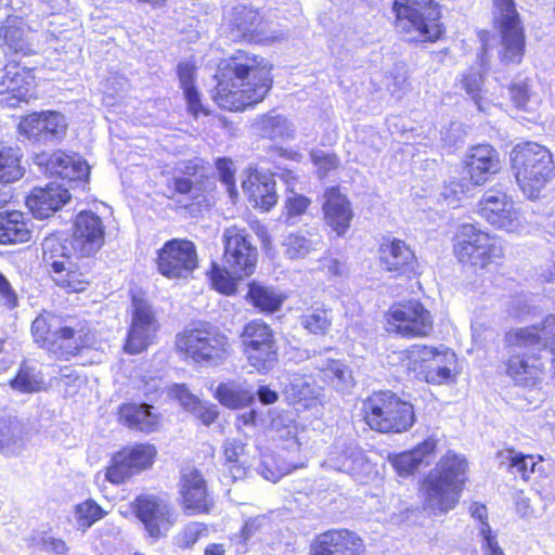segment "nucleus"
<instances>
[{"instance_id":"nucleus-23","label":"nucleus","mask_w":555,"mask_h":555,"mask_svg":"<svg viewBox=\"0 0 555 555\" xmlns=\"http://www.w3.org/2000/svg\"><path fill=\"white\" fill-rule=\"evenodd\" d=\"M362 539L348 529H333L314 540L311 555H363Z\"/></svg>"},{"instance_id":"nucleus-60","label":"nucleus","mask_w":555,"mask_h":555,"mask_svg":"<svg viewBox=\"0 0 555 555\" xmlns=\"http://www.w3.org/2000/svg\"><path fill=\"white\" fill-rule=\"evenodd\" d=\"M509 100L517 109H525L530 100V90L526 81L514 82L507 86Z\"/></svg>"},{"instance_id":"nucleus-39","label":"nucleus","mask_w":555,"mask_h":555,"mask_svg":"<svg viewBox=\"0 0 555 555\" xmlns=\"http://www.w3.org/2000/svg\"><path fill=\"white\" fill-rule=\"evenodd\" d=\"M247 297L255 308L268 313L279 310L285 299L276 289L256 282L249 284Z\"/></svg>"},{"instance_id":"nucleus-64","label":"nucleus","mask_w":555,"mask_h":555,"mask_svg":"<svg viewBox=\"0 0 555 555\" xmlns=\"http://www.w3.org/2000/svg\"><path fill=\"white\" fill-rule=\"evenodd\" d=\"M312 162L323 176L339 167V158L335 153L315 155L312 157Z\"/></svg>"},{"instance_id":"nucleus-8","label":"nucleus","mask_w":555,"mask_h":555,"mask_svg":"<svg viewBox=\"0 0 555 555\" xmlns=\"http://www.w3.org/2000/svg\"><path fill=\"white\" fill-rule=\"evenodd\" d=\"M364 421L385 434L408 431L415 422L413 405L391 391L375 392L363 403Z\"/></svg>"},{"instance_id":"nucleus-51","label":"nucleus","mask_w":555,"mask_h":555,"mask_svg":"<svg viewBox=\"0 0 555 555\" xmlns=\"http://www.w3.org/2000/svg\"><path fill=\"white\" fill-rule=\"evenodd\" d=\"M29 545L55 555H67L69 548L65 541L47 531H36L29 538Z\"/></svg>"},{"instance_id":"nucleus-30","label":"nucleus","mask_w":555,"mask_h":555,"mask_svg":"<svg viewBox=\"0 0 555 555\" xmlns=\"http://www.w3.org/2000/svg\"><path fill=\"white\" fill-rule=\"evenodd\" d=\"M118 420L128 428L142 433L157 430L160 417L147 403H124L118 410Z\"/></svg>"},{"instance_id":"nucleus-53","label":"nucleus","mask_w":555,"mask_h":555,"mask_svg":"<svg viewBox=\"0 0 555 555\" xmlns=\"http://www.w3.org/2000/svg\"><path fill=\"white\" fill-rule=\"evenodd\" d=\"M16 431L17 427L12 422L0 420V453L12 455L21 450L22 443Z\"/></svg>"},{"instance_id":"nucleus-49","label":"nucleus","mask_w":555,"mask_h":555,"mask_svg":"<svg viewBox=\"0 0 555 555\" xmlns=\"http://www.w3.org/2000/svg\"><path fill=\"white\" fill-rule=\"evenodd\" d=\"M304 462L294 464L283 459L274 456H264L260 465V474L264 479L276 482L283 476L291 474L293 470L304 467Z\"/></svg>"},{"instance_id":"nucleus-3","label":"nucleus","mask_w":555,"mask_h":555,"mask_svg":"<svg viewBox=\"0 0 555 555\" xmlns=\"http://www.w3.org/2000/svg\"><path fill=\"white\" fill-rule=\"evenodd\" d=\"M505 340L509 348L506 363L507 376L518 386L534 387L545 375V361L541 324L509 331Z\"/></svg>"},{"instance_id":"nucleus-21","label":"nucleus","mask_w":555,"mask_h":555,"mask_svg":"<svg viewBox=\"0 0 555 555\" xmlns=\"http://www.w3.org/2000/svg\"><path fill=\"white\" fill-rule=\"evenodd\" d=\"M242 190L251 206L261 212L271 211L279 203L274 176L256 168L246 171Z\"/></svg>"},{"instance_id":"nucleus-20","label":"nucleus","mask_w":555,"mask_h":555,"mask_svg":"<svg viewBox=\"0 0 555 555\" xmlns=\"http://www.w3.org/2000/svg\"><path fill=\"white\" fill-rule=\"evenodd\" d=\"M137 517L142 521L150 537L160 538L176 521L171 507L155 495H141L133 502Z\"/></svg>"},{"instance_id":"nucleus-37","label":"nucleus","mask_w":555,"mask_h":555,"mask_svg":"<svg viewBox=\"0 0 555 555\" xmlns=\"http://www.w3.org/2000/svg\"><path fill=\"white\" fill-rule=\"evenodd\" d=\"M321 378L340 392H348L354 385L351 370L341 361L327 359L319 365Z\"/></svg>"},{"instance_id":"nucleus-1","label":"nucleus","mask_w":555,"mask_h":555,"mask_svg":"<svg viewBox=\"0 0 555 555\" xmlns=\"http://www.w3.org/2000/svg\"><path fill=\"white\" fill-rule=\"evenodd\" d=\"M273 70V63L262 54L236 49L219 61L211 99L221 111L244 113L254 109L272 91Z\"/></svg>"},{"instance_id":"nucleus-25","label":"nucleus","mask_w":555,"mask_h":555,"mask_svg":"<svg viewBox=\"0 0 555 555\" xmlns=\"http://www.w3.org/2000/svg\"><path fill=\"white\" fill-rule=\"evenodd\" d=\"M324 465L354 478L362 479L371 469L362 450L354 443L348 446L336 443L332 447Z\"/></svg>"},{"instance_id":"nucleus-27","label":"nucleus","mask_w":555,"mask_h":555,"mask_svg":"<svg viewBox=\"0 0 555 555\" xmlns=\"http://www.w3.org/2000/svg\"><path fill=\"white\" fill-rule=\"evenodd\" d=\"M438 439L429 436L410 451L388 455V462L398 476L408 477L417 472L422 465H429L434 459Z\"/></svg>"},{"instance_id":"nucleus-54","label":"nucleus","mask_w":555,"mask_h":555,"mask_svg":"<svg viewBox=\"0 0 555 555\" xmlns=\"http://www.w3.org/2000/svg\"><path fill=\"white\" fill-rule=\"evenodd\" d=\"M220 181L225 185L227 192L232 203L238 199V191L236 188L235 170L232 162L227 158H219L216 163Z\"/></svg>"},{"instance_id":"nucleus-17","label":"nucleus","mask_w":555,"mask_h":555,"mask_svg":"<svg viewBox=\"0 0 555 555\" xmlns=\"http://www.w3.org/2000/svg\"><path fill=\"white\" fill-rule=\"evenodd\" d=\"M462 167L472 185H485L501 171L500 153L490 143L472 145L464 156Z\"/></svg>"},{"instance_id":"nucleus-62","label":"nucleus","mask_w":555,"mask_h":555,"mask_svg":"<svg viewBox=\"0 0 555 555\" xmlns=\"http://www.w3.org/2000/svg\"><path fill=\"white\" fill-rule=\"evenodd\" d=\"M191 412L207 426L212 424L219 415L217 405L202 401L195 404Z\"/></svg>"},{"instance_id":"nucleus-59","label":"nucleus","mask_w":555,"mask_h":555,"mask_svg":"<svg viewBox=\"0 0 555 555\" xmlns=\"http://www.w3.org/2000/svg\"><path fill=\"white\" fill-rule=\"evenodd\" d=\"M207 534V528L201 522L189 524L178 535V544L182 547L193 546L197 540Z\"/></svg>"},{"instance_id":"nucleus-19","label":"nucleus","mask_w":555,"mask_h":555,"mask_svg":"<svg viewBox=\"0 0 555 555\" xmlns=\"http://www.w3.org/2000/svg\"><path fill=\"white\" fill-rule=\"evenodd\" d=\"M35 162L47 176L67 181H86L90 173L87 162L76 153L68 154L61 150L41 152L36 155Z\"/></svg>"},{"instance_id":"nucleus-9","label":"nucleus","mask_w":555,"mask_h":555,"mask_svg":"<svg viewBox=\"0 0 555 555\" xmlns=\"http://www.w3.org/2000/svg\"><path fill=\"white\" fill-rule=\"evenodd\" d=\"M243 353L258 373L271 371L278 363V343L273 330L261 320L245 324L241 333Z\"/></svg>"},{"instance_id":"nucleus-10","label":"nucleus","mask_w":555,"mask_h":555,"mask_svg":"<svg viewBox=\"0 0 555 555\" xmlns=\"http://www.w3.org/2000/svg\"><path fill=\"white\" fill-rule=\"evenodd\" d=\"M478 215L496 230L519 233L522 216L511 194L501 189H489L478 201Z\"/></svg>"},{"instance_id":"nucleus-40","label":"nucleus","mask_w":555,"mask_h":555,"mask_svg":"<svg viewBox=\"0 0 555 555\" xmlns=\"http://www.w3.org/2000/svg\"><path fill=\"white\" fill-rule=\"evenodd\" d=\"M62 318L51 314H39L31 324V335L34 341L50 352V345L54 344V333L60 326Z\"/></svg>"},{"instance_id":"nucleus-35","label":"nucleus","mask_w":555,"mask_h":555,"mask_svg":"<svg viewBox=\"0 0 555 555\" xmlns=\"http://www.w3.org/2000/svg\"><path fill=\"white\" fill-rule=\"evenodd\" d=\"M215 397L229 409H242L251 404L255 400V393L247 384L237 380L219 384Z\"/></svg>"},{"instance_id":"nucleus-11","label":"nucleus","mask_w":555,"mask_h":555,"mask_svg":"<svg viewBox=\"0 0 555 555\" xmlns=\"http://www.w3.org/2000/svg\"><path fill=\"white\" fill-rule=\"evenodd\" d=\"M386 320L389 333L405 338L425 337L434 327L431 313L418 300L391 306Z\"/></svg>"},{"instance_id":"nucleus-28","label":"nucleus","mask_w":555,"mask_h":555,"mask_svg":"<svg viewBox=\"0 0 555 555\" xmlns=\"http://www.w3.org/2000/svg\"><path fill=\"white\" fill-rule=\"evenodd\" d=\"M196 73L197 67L192 61H182L177 65V77L186 103V111L194 119L211 114V109L205 105L196 83Z\"/></svg>"},{"instance_id":"nucleus-14","label":"nucleus","mask_w":555,"mask_h":555,"mask_svg":"<svg viewBox=\"0 0 555 555\" xmlns=\"http://www.w3.org/2000/svg\"><path fill=\"white\" fill-rule=\"evenodd\" d=\"M264 23L260 9L247 3L234 4L224 17L227 31L236 42L266 43L269 37L263 28Z\"/></svg>"},{"instance_id":"nucleus-6","label":"nucleus","mask_w":555,"mask_h":555,"mask_svg":"<svg viewBox=\"0 0 555 555\" xmlns=\"http://www.w3.org/2000/svg\"><path fill=\"white\" fill-rule=\"evenodd\" d=\"M176 348L196 364L219 366L232 353L230 338L216 326L194 324L176 336Z\"/></svg>"},{"instance_id":"nucleus-24","label":"nucleus","mask_w":555,"mask_h":555,"mask_svg":"<svg viewBox=\"0 0 555 555\" xmlns=\"http://www.w3.org/2000/svg\"><path fill=\"white\" fill-rule=\"evenodd\" d=\"M157 264L165 276H186L197 266L194 245H164L158 253Z\"/></svg>"},{"instance_id":"nucleus-33","label":"nucleus","mask_w":555,"mask_h":555,"mask_svg":"<svg viewBox=\"0 0 555 555\" xmlns=\"http://www.w3.org/2000/svg\"><path fill=\"white\" fill-rule=\"evenodd\" d=\"M456 356L446 347L438 349L435 358L421 375L429 384L441 385L454 380Z\"/></svg>"},{"instance_id":"nucleus-22","label":"nucleus","mask_w":555,"mask_h":555,"mask_svg":"<svg viewBox=\"0 0 555 555\" xmlns=\"http://www.w3.org/2000/svg\"><path fill=\"white\" fill-rule=\"evenodd\" d=\"M133 315L131 327L125 345L128 353H140L152 344L157 331V322L151 306L141 299H133Z\"/></svg>"},{"instance_id":"nucleus-50","label":"nucleus","mask_w":555,"mask_h":555,"mask_svg":"<svg viewBox=\"0 0 555 555\" xmlns=\"http://www.w3.org/2000/svg\"><path fill=\"white\" fill-rule=\"evenodd\" d=\"M105 513L93 500H86L75 506L74 517L78 529L86 531L94 522L102 519Z\"/></svg>"},{"instance_id":"nucleus-26","label":"nucleus","mask_w":555,"mask_h":555,"mask_svg":"<svg viewBox=\"0 0 555 555\" xmlns=\"http://www.w3.org/2000/svg\"><path fill=\"white\" fill-rule=\"evenodd\" d=\"M69 199L70 194L67 189L49 183L44 188H34L25 203L36 218L44 219L61 209Z\"/></svg>"},{"instance_id":"nucleus-42","label":"nucleus","mask_w":555,"mask_h":555,"mask_svg":"<svg viewBox=\"0 0 555 555\" xmlns=\"http://www.w3.org/2000/svg\"><path fill=\"white\" fill-rule=\"evenodd\" d=\"M502 457L507 461L508 472L513 475H519L526 481L530 480L532 475L540 470L539 464L542 460L541 457L537 459L533 455H525L512 450H508ZM501 464H505V462L502 461Z\"/></svg>"},{"instance_id":"nucleus-5","label":"nucleus","mask_w":555,"mask_h":555,"mask_svg":"<svg viewBox=\"0 0 555 555\" xmlns=\"http://www.w3.org/2000/svg\"><path fill=\"white\" fill-rule=\"evenodd\" d=\"M509 162L521 192L530 199L539 198L555 173L552 153L537 142H520L512 149Z\"/></svg>"},{"instance_id":"nucleus-4","label":"nucleus","mask_w":555,"mask_h":555,"mask_svg":"<svg viewBox=\"0 0 555 555\" xmlns=\"http://www.w3.org/2000/svg\"><path fill=\"white\" fill-rule=\"evenodd\" d=\"M393 28L411 41L436 43L446 38L442 7L437 0H392Z\"/></svg>"},{"instance_id":"nucleus-36","label":"nucleus","mask_w":555,"mask_h":555,"mask_svg":"<svg viewBox=\"0 0 555 555\" xmlns=\"http://www.w3.org/2000/svg\"><path fill=\"white\" fill-rule=\"evenodd\" d=\"M74 238L77 243H102L104 240V225L95 214L80 211L74 223Z\"/></svg>"},{"instance_id":"nucleus-12","label":"nucleus","mask_w":555,"mask_h":555,"mask_svg":"<svg viewBox=\"0 0 555 555\" xmlns=\"http://www.w3.org/2000/svg\"><path fill=\"white\" fill-rule=\"evenodd\" d=\"M95 333L91 324L79 318H62L54 333V344L50 345V353L57 359L69 360L83 349L94 348Z\"/></svg>"},{"instance_id":"nucleus-47","label":"nucleus","mask_w":555,"mask_h":555,"mask_svg":"<svg viewBox=\"0 0 555 555\" xmlns=\"http://www.w3.org/2000/svg\"><path fill=\"white\" fill-rule=\"evenodd\" d=\"M299 322L309 333L324 335L332 324L331 311L322 308L307 309L300 317Z\"/></svg>"},{"instance_id":"nucleus-52","label":"nucleus","mask_w":555,"mask_h":555,"mask_svg":"<svg viewBox=\"0 0 555 555\" xmlns=\"http://www.w3.org/2000/svg\"><path fill=\"white\" fill-rule=\"evenodd\" d=\"M243 278L235 276L230 270H227L225 264L223 268L212 263L210 271V282L212 287L224 295H233L236 292V281Z\"/></svg>"},{"instance_id":"nucleus-34","label":"nucleus","mask_w":555,"mask_h":555,"mask_svg":"<svg viewBox=\"0 0 555 555\" xmlns=\"http://www.w3.org/2000/svg\"><path fill=\"white\" fill-rule=\"evenodd\" d=\"M0 47L12 53L30 55L34 53L23 23L16 17H8L0 26Z\"/></svg>"},{"instance_id":"nucleus-18","label":"nucleus","mask_w":555,"mask_h":555,"mask_svg":"<svg viewBox=\"0 0 555 555\" xmlns=\"http://www.w3.org/2000/svg\"><path fill=\"white\" fill-rule=\"evenodd\" d=\"M180 505L186 515L209 513L214 499L208 492L207 482L202 473L193 467L181 470L178 483Z\"/></svg>"},{"instance_id":"nucleus-46","label":"nucleus","mask_w":555,"mask_h":555,"mask_svg":"<svg viewBox=\"0 0 555 555\" xmlns=\"http://www.w3.org/2000/svg\"><path fill=\"white\" fill-rule=\"evenodd\" d=\"M24 175L21 156L11 146L0 147V183H12Z\"/></svg>"},{"instance_id":"nucleus-2","label":"nucleus","mask_w":555,"mask_h":555,"mask_svg":"<svg viewBox=\"0 0 555 555\" xmlns=\"http://www.w3.org/2000/svg\"><path fill=\"white\" fill-rule=\"evenodd\" d=\"M466 459L452 451L447 452L422 480L420 494L422 507L434 516H442L457 505L467 477Z\"/></svg>"},{"instance_id":"nucleus-45","label":"nucleus","mask_w":555,"mask_h":555,"mask_svg":"<svg viewBox=\"0 0 555 555\" xmlns=\"http://www.w3.org/2000/svg\"><path fill=\"white\" fill-rule=\"evenodd\" d=\"M224 457L232 477L234 479L243 478L248 466L245 455V444L237 439L227 440L224 442Z\"/></svg>"},{"instance_id":"nucleus-61","label":"nucleus","mask_w":555,"mask_h":555,"mask_svg":"<svg viewBox=\"0 0 555 555\" xmlns=\"http://www.w3.org/2000/svg\"><path fill=\"white\" fill-rule=\"evenodd\" d=\"M467 185L460 179H451L442 186L441 195L449 204L457 205L466 193Z\"/></svg>"},{"instance_id":"nucleus-38","label":"nucleus","mask_w":555,"mask_h":555,"mask_svg":"<svg viewBox=\"0 0 555 555\" xmlns=\"http://www.w3.org/2000/svg\"><path fill=\"white\" fill-rule=\"evenodd\" d=\"M379 258L388 271L396 272L412 269L415 261L414 253L409 245H380Z\"/></svg>"},{"instance_id":"nucleus-41","label":"nucleus","mask_w":555,"mask_h":555,"mask_svg":"<svg viewBox=\"0 0 555 555\" xmlns=\"http://www.w3.org/2000/svg\"><path fill=\"white\" fill-rule=\"evenodd\" d=\"M205 164L196 158L189 159L184 164L183 173L189 177H173L169 186L173 195H189L194 189V182L190 177H199L201 182L208 180V176L204 175Z\"/></svg>"},{"instance_id":"nucleus-31","label":"nucleus","mask_w":555,"mask_h":555,"mask_svg":"<svg viewBox=\"0 0 555 555\" xmlns=\"http://www.w3.org/2000/svg\"><path fill=\"white\" fill-rule=\"evenodd\" d=\"M257 260L258 253L254 245H224L223 263L235 276L253 274Z\"/></svg>"},{"instance_id":"nucleus-15","label":"nucleus","mask_w":555,"mask_h":555,"mask_svg":"<svg viewBox=\"0 0 555 555\" xmlns=\"http://www.w3.org/2000/svg\"><path fill=\"white\" fill-rule=\"evenodd\" d=\"M156 456V449L152 444H134L124 448L113 457L106 468L105 479L114 485H120L147 468Z\"/></svg>"},{"instance_id":"nucleus-29","label":"nucleus","mask_w":555,"mask_h":555,"mask_svg":"<svg viewBox=\"0 0 555 555\" xmlns=\"http://www.w3.org/2000/svg\"><path fill=\"white\" fill-rule=\"evenodd\" d=\"M20 131L28 138H44L64 133L63 117L54 111L35 112L24 116L18 124Z\"/></svg>"},{"instance_id":"nucleus-56","label":"nucleus","mask_w":555,"mask_h":555,"mask_svg":"<svg viewBox=\"0 0 555 555\" xmlns=\"http://www.w3.org/2000/svg\"><path fill=\"white\" fill-rule=\"evenodd\" d=\"M311 204V198L292 191V195L287 196L284 201L286 218L289 220L304 216L309 210Z\"/></svg>"},{"instance_id":"nucleus-43","label":"nucleus","mask_w":555,"mask_h":555,"mask_svg":"<svg viewBox=\"0 0 555 555\" xmlns=\"http://www.w3.org/2000/svg\"><path fill=\"white\" fill-rule=\"evenodd\" d=\"M438 349L425 345H413L400 353V359L404 362L408 370L421 376L435 358Z\"/></svg>"},{"instance_id":"nucleus-7","label":"nucleus","mask_w":555,"mask_h":555,"mask_svg":"<svg viewBox=\"0 0 555 555\" xmlns=\"http://www.w3.org/2000/svg\"><path fill=\"white\" fill-rule=\"evenodd\" d=\"M492 1V27L498 34V59L504 66L522 63L527 34L516 0Z\"/></svg>"},{"instance_id":"nucleus-57","label":"nucleus","mask_w":555,"mask_h":555,"mask_svg":"<svg viewBox=\"0 0 555 555\" xmlns=\"http://www.w3.org/2000/svg\"><path fill=\"white\" fill-rule=\"evenodd\" d=\"M488 240V232L481 230L476 223H463L454 233L455 243H482Z\"/></svg>"},{"instance_id":"nucleus-16","label":"nucleus","mask_w":555,"mask_h":555,"mask_svg":"<svg viewBox=\"0 0 555 555\" xmlns=\"http://www.w3.org/2000/svg\"><path fill=\"white\" fill-rule=\"evenodd\" d=\"M322 219L337 237H344L354 217L352 203L340 185L326 186L322 193Z\"/></svg>"},{"instance_id":"nucleus-32","label":"nucleus","mask_w":555,"mask_h":555,"mask_svg":"<svg viewBox=\"0 0 555 555\" xmlns=\"http://www.w3.org/2000/svg\"><path fill=\"white\" fill-rule=\"evenodd\" d=\"M69 247H74V245H69ZM68 249L67 245H56V248L52 250L60 251L64 257V260H54L51 263L53 272L52 278L59 286L66 288L69 292L79 293L86 289L87 282L80 278L81 274H77L73 270L74 263L67 256Z\"/></svg>"},{"instance_id":"nucleus-44","label":"nucleus","mask_w":555,"mask_h":555,"mask_svg":"<svg viewBox=\"0 0 555 555\" xmlns=\"http://www.w3.org/2000/svg\"><path fill=\"white\" fill-rule=\"evenodd\" d=\"M495 245H454V254L463 264L485 268L490 263Z\"/></svg>"},{"instance_id":"nucleus-55","label":"nucleus","mask_w":555,"mask_h":555,"mask_svg":"<svg viewBox=\"0 0 555 555\" xmlns=\"http://www.w3.org/2000/svg\"><path fill=\"white\" fill-rule=\"evenodd\" d=\"M461 82L465 92L477 105H480L485 98V75L477 70L469 72L462 76Z\"/></svg>"},{"instance_id":"nucleus-48","label":"nucleus","mask_w":555,"mask_h":555,"mask_svg":"<svg viewBox=\"0 0 555 555\" xmlns=\"http://www.w3.org/2000/svg\"><path fill=\"white\" fill-rule=\"evenodd\" d=\"M10 385L14 390L21 392H37L43 389V378L35 367L23 364Z\"/></svg>"},{"instance_id":"nucleus-63","label":"nucleus","mask_w":555,"mask_h":555,"mask_svg":"<svg viewBox=\"0 0 555 555\" xmlns=\"http://www.w3.org/2000/svg\"><path fill=\"white\" fill-rule=\"evenodd\" d=\"M268 526L269 520L266 516L249 518L242 528L240 538L242 539L243 543H245L247 540L261 532L262 529L267 528Z\"/></svg>"},{"instance_id":"nucleus-58","label":"nucleus","mask_w":555,"mask_h":555,"mask_svg":"<svg viewBox=\"0 0 555 555\" xmlns=\"http://www.w3.org/2000/svg\"><path fill=\"white\" fill-rule=\"evenodd\" d=\"M480 548L482 555H505L498 541L496 531L482 526L480 529Z\"/></svg>"},{"instance_id":"nucleus-13","label":"nucleus","mask_w":555,"mask_h":555,"mask_svg":"<svg viewBox=\"0 0 555 555\" xmlns=\"http://www.w3.org/2000/svg\"><path fill=\"white\" fill-rule=\"evenodd\" d=\"M36 88L35 68L26 67L14 60L3 65L0 74V98L8 106L16 107L36 99Z\"/></svg>"}]
</instances>
